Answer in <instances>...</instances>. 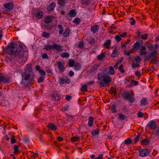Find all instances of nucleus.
Instances as JSON below:
<instances>
[{
    "label": "nucleus",
    "mask_w": 159,
    "mask_h": 159,
    "mask_svg": "<svg viewBox=\"0 0 159 159\" xmlns=\"http://www.w3.org/2000/svg\"><path fill=\"white\" fill-rule=\"evenodd\" d=\"M26 49L25 46L18 42H11L7 48L9 53L15 55L17 60L22 63L25 62L27 59Z\"/></svg>",
    "instance_id": "1"
},
{
    "label": "nucleus",
    "mask_w": 159,
    "mask_h": 159,
    "mask_svg": "<svg viewBox=\"0 0 159 159\" xmlns=\"http://www.w3.org/2000/svg\"><path fill=\"white\" fill-rule=\"evenodd\" d=\"M98 79L100 81L99 84L101 87H106L108 86L111 81V78L104 72L98 74Z\"/></svg>",
    "instance_id": "2"
},
{
    "label": "nucleus",
    "mask_w": 159,
    "mask_h": 159,
    "mask_svg": "<svg viewBox=\"0 0 159 159\" xmlns=\"http://www.w3.org/2000/svg\"><path fill=\"white\" fill-rule=\"evenodd\" d=\"M22 80L20 83L23 87L31 85L34 83V75L32 74L23 73L22 74Z\"/></svg>",
    "instance_id": "3"
},
{
    "label": "nucleus",
    "mask_w": 159,
    "mask_h": 159,
    "mask_svg": "<svg viewBox=\"0 0 159 159\" xmlns=\"http://www.w3.org/2000/svg\"><path fill=\"white\" fill-rule=\"evenodd\" d=\"M122 97L129 102L133 103L135 101L134 94L131 91L130 93L129 91H124L121 94Z\"/></svg>",
    "instance_id": "4"
},
{
    "label": "nucleus",
    "mask_w": 159,
    "mask_h": 159,
    "mask_svg": "<svg viewBox=\"0 0 159 159\" xmlns=\"http://www.w3.org/2000/svg\"><path fill=\"white\" fill-rule=\"evenodd\" d=\"M139 151V156L142 157H146L150 153V149L148 148L144 149H140Z\"/></svg>",
    "instance_id": "5"
},
{
    "label": "nucleus",
    "mask_w": 159,
    "mask_h": 159,
    "mask_svg": "<svg viewBox=\"0 0 159 159\" xmlns=\"http://www.w3.org/2000/svg\"><path fill=\"white\" fill-rule=\"evenodd\" d=\"M3 6L4 7L7 9V11L8 12H10L14 9L13 4L12 2H9L4 4Z\"/></svg>",
    "instance_id": "6"
},
{
    "label": "nucleus",
    "mask_w": 159,
    "mask_h": 159,
    "mask_svg": "<svg viewBox=\"0 0 159 159\" xmlns=\"http://www.w3.org/2000/svg\"><path fill=\"white\" fill-rule=\"evenodd\" d=\"M58 81L59 82V84L61 85L65 83L69 84L71 82L70 79L66 77L65 78H62L61 77H60L58 78Z\"/></svg>",
    "instance_id": "7"
},
{
    "label": "nucleus",
    "mask_w": 159,
    "mask_h": 159,
    "mask_svg": "<svg viewBox=\"0 0 159 159\" xmlns=\"http://www.w3.org/2000/svg\"><path fill=\"white\" fill-rule=\"evenodd\" d=\"M58 65V67L60 72H63L65 70L64 67L65 63L63 61H59L57 62Z\"/></svg>",
    "instance_id": "8"
},
{
    "label": "nucleus",
    "mask_w": 159,
    "mask_h": 159,
    "mask_svg": "<svg viewBox=\"0 0 159 159\" xmlns=\"http://www.w3.org/2000/svg\"><path fill=\"white\" fill-rule=\"evenodd\" d=\"M53 49H55L56 51L61 52L63 51V47L60 44H57L56 43H53L52 45Z\"/></svg>",
    "instance_id": "9"
},
{
    "label": "nucleus",
    "mask_w": 159,
    "mask_h": 159,
    "mask_svg": "<svg viewBox=\"0 0 159 159\" xmlns=\"http://www.w3.org/2000/svg\"><path fill=\"white\" fill-rule=\"evenodd\" d=\"M147 49L145 46H142L139 49V54L141 56L145 55H147V52L146 51Z\"/></svg>",
    "instance_id": "10"
},
{
    "label": "nucleus",
    "mask_w": 159,
    "mask_h": 159,
    "mask_svg": "<svg viewBox=\"0 0 159 159\" xmlns=\"http://www.w3.org/2000/svg\"><path fill=\"white\" fill-rule=\"evenodd\" d=\"M56 3L55 2L51 3L47 7V10L48 11H52L56 6Z\"/></svg>",
    "instance_id": "11"
},
{
    "label": "nucleus",
    "mask_w": 159,
    "mask_h": 159,
    "mask_svg": "<svg viewBox=\"0 0 159 159\" xmlns=\"http://www.w3.org/2000/svg\"><path fill=\"white\" fill-rule=\"evenodd\" d=\"M10 82L9 79L8 77H5L0 75V82L3 84L8 83Z\"/></svg>",
    "instance_id": "12"
},
{
    "label": "nucleus",
    "mask_w": 159,
    "mask_h": 159,
    "mask_svg": "<svg viewBox=\"0 0 159 159\" xmlns=\"http://www.w3.org/2000/svg\"><path fill=\"white\" fill-rule=\"evenodd\" d=\"M99 28V25H95L91 27L90 30L93 34H95L98 32Z\"/></svg>",
    "instance_id": "13"
},
{
    "label": "nucleus",
    "mask_w": 159,
    "mask_h": 159,
    "mask_svg": "<svg viewBox=\"0 0 159 159\" xmlns=\"http://www.w3.org/2000/svg\"><path fill=\"white\" fill-rule=\"evenodd\" d=\"M147 126L151 129H155L156 128L155 122L153 120L150 121L148 124Z\"/></svg>",
    "instance_id": "14"
},
{
    "label": "nucleus",
    "mask_w": 159,
    "mask_h": 159,
    "mask_svg": "<svg viewBox=\"0 0 159 159\" xmlns=\"http://www.w3.org/2000/svg\"><path fill=\"white\" fill-rule=\"evenodd\" d=\"M52 16L50 15L46 16L44 19V22L46 24L50 23L52 20Z\"/></svg>",
    "instance_id": "15"
},
{
    "label": "nucleus",
    "mask_w": 159,
    "mask_h": 159,
    "mask_svg": "<svg viewBox=\"0 0 159 159\" xmlns=\"http://www.w3.org/2000/svg\"><path fill=\"white\" fill-rule=\"evenodd\" d=\"M32 70V69L31 66L29 65H27L25 68V71L24 73L32 74L31 72Z\"/></svg>",
    "instance_id": "16"
},
{
    "label": "nucleus",
    "mask_w": 159,
    "mask_h": 159,
    "mask_svg": "<svg viewBox=\"0 0 159 159\" xmlns=\"http://www.w3.org/2000/svg\"><path fill=\"white\" fill-rule=\"evenodd\" d=\"M141 47L140 43L139 42L137 41L134 44L133 48L136 51L139 49V48Z\"/></svg>",
    "instance_id": "17"
},
{
    "label": "nucleus",
    "mask_w": 159,
    "mask_h": 159,
    "mask_svg": "<svg viewBox=\"0 0 159 159\" xmlns=\"http://www.w3.org/2000/svg\"><path fill=\"white\" fill-rule=\"evenodd\" d=\"M43 15V12L42 11H39L35 14V16L38 19L42 18Z\"/></svg>",
    "instance_id": "18"
},
{
    "label": "nucleus",
    "mask_w": 159,
    "mask_h": 159,
    "mask_svg": "<svg viewBox=\"0 0 159 159\" xmlns=\"http://www.w3.org/2000/svg\"><path fill=\"white\" fill-rule=\"evenodd\" d=\"M93 118L92 116H90L89 118L88 125L89 126L92 127L93 125Z\"/></svg>",
    "instance_id": "19"
},
{
    "label": "nucleus",
    "mask_w": 159,
    "mask_h": 159,
    "mask_svg": "<svg viewBox=\"0 0 159 159\" xmlns=\"http://www.w3.org/2000/svg\"><path fill=\"white\" fill-rule=\"evenodd\" d=\"M70 29L68 28H66L63 33L64 36L65 37H68L70 35Z\"/></svg>",
    "instance_id": "20"
},
{
    "label": "nucleus",
    "mask_w": 159,
    "mask_h": 159,
    "mask_svg": "<svg viewBox=\"0 0 159 159\" xmlns=\"http://www.w3.org/2000/svg\"><path fill=\"white\" fill-rule=\"evenodd\" d=\"M111 41L110 39H108L104 43V46L106 48H110V45L111 44Z\"/></svg>",
    "instance_id": "21"
},
{
    "label": "nucleus",
    "mask_w": 159,
    "mask_h": 159,
    "mask_svg": "<svg viewBox=\"0 0 159 159\" xmlns=\"http://www.w3.org/2000/svg\"><path fill=\"white\" fill-rule=\"evenodd\" d=\"M48 127L54 131L56 130L57 129L56 126L51 123L48 124Z\"/></svg>",
    "instance_id": "22"
},
{
    "label": "nucleus",
    "mask_w": 159,
    "mask_h": 159,
    "mask_svg": "<svg viewBox=\"0 0 159 159\" xmlns=\"http://www.w3.org/2000/svg\"><path fill=\"white\" fill-rule=\"evenodd\" d=\"M141 105L142 106H145L148 104V101L147 98H142L140 101Z\"/></svg>",
    "instance_id": "23"
},
{
    "label": "nucleus",
    "mask_w": 159,
    "mask_h": 159,
    "mask_svg": "<svg viewBox=\"0 0 159 159\" xmlns=\"http://www.w3.org/2000/svg\"><path fill=\"white\" fill-rule=\"evenodd\" d=\"M118 51L116 47L113 51V52L111 55V57H116L117 56V54L118 53Z\"/></svg>",
    "instance_id": "24"
},
{
    "label": "nucleus",
    "mask_w": 159,
    "mask_h": 159,
    "mask_svg": "<svg viewBox=\"0 0 159 159\" xmlns=\"http://www.w3.org/2000/svg\"><path fill=\"white\" fill-rule=\"evenodd\" d=\"M68 15L71 17H75L76 16V13L74 10H71L69 12Z\"/></svg>",
    "instance_id": "25"
},
{
    "label": "nucleus",
    "mask_w": 159,
    "mask_h": 159,
    "mask_svg": "<svg viewBox=\"0 0 159 159\" xmlns=\"http://www.w3.org/2000/svg\"><path fill=\"white\" fill-rule=\"evenodd\" d=\"M81 65L78 62H76L74 65V69L76 70H79L81 69Z\"/></svg>",
    "instance_id": "26"
},
{
    "label": "nucleus",
    "mask_w": 159,
    "mask_h": 159,
    "mask_svg": "<svg viewBox=\"0 0 159 159\" xmlns=\"http://www.w3.org/2000/svg\"><path fill=\"white\" fill-rule=\"evenodd\" d=\"M81 2L82 5H85L87 6L90 3V0H81Z\"/></svg>",
    "instance_id": "27"
},
{
    "label": "nucleus",
    "mask_w": 159,
    "mask_h": 159,
    "mask_svg": "<svg viewBox=\"0 0 159 159\" xmlns=\"http://www.w3.org/2000/svg\"><path fill=\"white\" fill-rule=\"evenodd\" d=\"M66 0H57V3L60 6H63L66 4Z\"/></svg>",
    "instance_id": "28"
},
{
    "label": "nucleus",
    "mask_w": 159,
    "mask_h": 159,
    "mask_svg": "<svg viewBox=\"0 0 159 159\" xmlns=\"http://www.w3.org/2000/svg\"><path fill=\"white\" fill-rule=\"evenodd\" d=\"M157 52L156 51H154L151 52L149 54V55L151 58H153L156 57L157 55Z\"/></svg>",
    "instance_id": "29"
},
{
    "label": "nucleus",
    "mask_w": 159,
    "mask_h": 159,
    "mask_svg": "<svg viewBox=\"0 0 159 159\" xmlns=\"http://www.w3.org/2000/svg\"><path fill=\"white\" fill-rule=\"evenodd\" d=\"M108 74H110L111 75H113L115 74L114 70L112 66L109 67V70L108 72Z\"/></svg>",
    "instance_id": "30"
},
{
    "label": "nucleus",
    "mask_w": 159,
    "mask_h": 159,
    "mask_svg": "<svg viewBox=\"0 0 159 159\" xmlns=\"http://www.w3.org/2000/svg\"><path fill=\"white\" fill-rule=\"evenodd\" d=\"M99 64H96L93 66L91 68L92 71H95L97 69L98 67L99 66Z\"/></svg>",
    "instance_id": "31"
},
{
    "label": "nucleus",
    "mask_w": 159,
    "mask_h": 159,
    "mask_svg": "<svg viewBox=\"0 0 159 159\" xmlns=\"http://www.w3.org/2000/svg\"><path fill=\"white\" fill-rule=\"evenodd\" d=\"M118 116L119 119L122 120H125L126 118V116L124 114L120 113Z\"/></svg>",
    "instance_id": "32"
},
{
    "label": "nucleus",
    "mask_w": 159,
    "mask_h": 159,
    "mask_svg": "<svg viewBox=\"0 0 159 159\" xmlns=\"http://www.w3.org/2000/svg\"><path fill=\"white\" fill-rule=\"evenodd\" d=\"M60 56L63 58H67L69 57L70 54L67 52H64L61 53Z\"/></svg>",
    "instance_id": "33"
},
{
    "label": "nucleus",
    "mask_w": 159,
    "mask_h": 159,
    "mask_svg": "<svg viewBox=\"0 0 159 159\" xmlns=\"http://www.w3.org/2000/svg\"><path fill=\"white\" fill-rule=\"evenodd\" d=\"M99 132V130L97 129H93L91 133L94 136L98 134Z\"/></svg>",
    "instance_id": "34"
},
{
    "label": "nucleus",
    "mask_w": 159,
    "mask_h": 159,
    "mask_svg": "<svg viewBox=\"0 0 159 159\" xmlns=\"http://www.w3.org/2000/svg\"><path fill=\"white\" fill-rule=\"evenodd\" d=\"M149 142V141L147 139H143L141 141V143L142 145L148 144Z\"/></svg>",
    "instance_id": "35"
},
{
    "label": "nucleus",
    "mask_w": 159,
    "mask_h": 159,
    "mask_svg": "<svg viewBox=\"0 0 159 159\" xmlns=\"http://www.w3.org/2000/svg\"><path fill=\"white\" fill-rule=\"evenodd\" d=\"M116 105L115 104H113L111 107V111L112 113H115L116 112Z\"/></svg>",
    "instance_id": "36"
},
{
    "label": "nucleus",
    "mask_w": 159,
    "mask_h": 159,
    "mask_svg": "<svg viewBox=\"0 0 159 159\" xmlns=\"http://www.w3.org/2000/svg\"><path fill=\"white\" fill-rule=\"evenodd\" d=\"M14 152L16 154H19L20 152V151L18 150V147L16 145H15L14 148Z\"/></svg>",
    "instance_id": "37"
},
{
    "label": "nucleus",
    "mask_w": 159,
    "mask_h": 159,
    "mask_svg": "<svg viewBox=\"0 0 159 159\" xmlns=\"http://www.w3.org/2000/svg\"><path fill=\"white\" fill-rule=\"evenodd\" d=\"M44 48L47 50H49L51 49H53L52 45L49 44H47L45 46Z\"/></svg>",
    "instance_id": "38"
},
{
    "label": "nucleus",
    "mask_w": 159,
    "mask_h": 159,
    "mask_svg": "<svg viewBox=\"0 0 159 159\" xmlns=\"http://www.w3.org/2000/svg\"><path fill=\"white\" fill-rule=\"evenodd\" d=\"M133 60L135 61L137 63H140L142 60V59L139 56H137L133 59Z\"/></svg>",
    "instance_id": "39"
},
{
    "label": "nucleus",
    "mask_w": 159,
    "mask_h": 159,
    "mask_svg": "<svg viewBox=\"0 0 159 159\" xmlns=\"http://www.w3.org/2000/svg\"><path fill=\"white\" fill-rule=\"evenodd\" d=\"M132 143V140L130 138H129L125 140V143L126 144L129 145Z\"/></svg>",
    "instance_id": "40"
},
{
    "label": "nucleus",
    "mask_w": 159,
    "mask_h": 159,
    "mask_svg": "<svg viewBox=\"0 0 159 159\" xmlns=\"http://www.w3.org/2000/svg\"><path fill=\"white\" fill-rule=\"evenodd\" d=\"M75 61L73 60L69 61L68 65L70 67H73L75 65Z\"/></svg>",
    "instance_id": "41"
},
{
    "label": "nucleus",
    "mask_w": 159,
    "mask_h": 159,
    "mask_svg": "<svg viewBox=\"0 0 159 159\" xmlns=\"http://www.w3.org/2000/svg\"><path fill=\"white\" fill-rule=\"evenodd\" d=\"M105 57L104 53L101 54L97 56V59L99 60H101Z\"/></svg>",
    "instance_id": "42"
},
{
    "label": "nucleus",
    "mask_w": 159,
    "mask_h": 159,
    "mask_svg": "<svg viewBox=\"0 0 159 159\" xmlns=\"http://www.w3.org/2000/svg\"><path fill=\"white\" fill-rule=\"evenodd\" d=\"M81 90L83 92H85L87 91V87L86 85H83L81 88Z\"/></svg>",
    "instance_id": "43"
},
{
    "label": "nucleus",
    "mask_w": 159,
    "mask_h": 159,
    "mask_svg": "<svg viewBox=\"0 0 159 159\" xmlns=\"http://www.w3.org/2000/svg\"><path fill=\"white\" fill-rule=\"evenodd\" d=\"M42 36L43 37L48 38L50 37V34L49 33H47L46 32L44 31L43 33Z\"/></svg>",
    "instance_id": "44"
},
{
    "label": "nucleus",
    "mask_w": 159,
    "mask_h": 159,
    "mask_svg": "<svg viewBox=\"0 0 159 159\" xmlns=\"http://www.w3.org/2000/svg\"><path fill=\"white\" fill-rule=\"evenodd\" d=\"M110 92L111 94H115L116 93V90L115 88L112 87L110 90Z\"/></svg>",
    "instance_id": "45"
},
{
    "label": "nucleus",
    "mask_w": 159,
    "mask_h": 159,
    "mask_svg": "<svg viewBox=\"0 0 159 159\" xmlns=\"http://www.w3.org/2000/svg\"><path fill=\"white\" fill-rule=\"evenodd\" d=\"M119 70L120 71V72L122 73H124L125 72L124 69H123V65L122 64H121V65L119 66Z\"/></svg>",
    "instance_id": "46"
},
{
    "label": "nucleus",
    "mask_w": 159,
    "mask_h": 159,
    "mask_svg": "<svg viewBox=\"0 0 159 159\" xmlns=\"http://www.w3.org/2000/svg\"><path fill=\"white\" fill-rule=\"evenodd\" d=\"M80 137H75L71 138V140L72 142H74L79 140Z\"/></svg>",
    "instance_id": "47"
},
{
    "label": "nucleus",
    "mask_w": 159,
    "mask_h": 159,
    "mask_svg": "<svg viewBox=\"0 0 159 159\" xmlns=\"http://www.w3.org/2000/svg\"><path fill=\"white\" fill-rule=\"evenodd\" d=\"M140 67V65L138 63H133L132 65V69H135L137 68H139Z\"/></svg>",
    "instance_id": "48"
},
{
    "label": "nucleus",
    "mask_w": 159,
    "mask_h": 159,
    "mask_svg": "<svg viewBox=\"0 0 159 159\" xmlns=\"http://www.w3.org/2000/svg\"><path fill=\"white\" fill-rule=\"evenodd\" d=\"M80 19L76 17L74 19L73 21V22L78 24L80 22Z\"/></svg>",
    "instance_id": "49"
},
{
    "label": "nucleus",
    "mask_w": 159,
    "mask_h": 159,
    "mask_svg": "<svg viewBox=\"0 0 159 159\" xmlns=\"http://www.w3.org/2000/svg\"><path fill=\"white\" fill-rule=\"evenodd\" d=\"M46 71L49 73H52V70L50 67H47L45 69Z\"/></svg>",
    "instance_id": "50"
},
{
    "label": "nucleus",
    "mask_w": 159,
    "mask_h": 159,
    "mask_svg": "<svg viewBox=\"0 0 159 159\" xmlns=\"http://www.w3.org/2000/svg\"><path fill=\"white\" fill-rule=\"evenodd\" d=\"M31 155L30 156V159H35L37 157V155H35L33 152H31Z\"/></svg>",
    "instance_id": "51"
},
{
    "label": "nucleus",
    "mask_w": 159,
    "mask_h": 159,
    "mask_svg": "<svg viewBox=\"0 0 159 159\" xmlns=\"http://www.w3.org/2000/svg\"><path fill=\"white\" fill-rule=\"evenodd\" d=\"M7 104H8V102L6 100H3L2 101L1 103V106L5 107V106H7Z\"/></svg>",
    "instance_id": "52"
},
{
    "label": "nucleus",
    "mask_w": 159,
    "mask_h": 159,
    "mask_svg": "<svg viewBox=\"0 0 159 159\" xmlns=\"http://www.w3.org/2000/svg\"><path fill=\"white\" fill-rule=\"evenodd\" d=\"M148 37V34H142V36H141V38L144 40H146L147 39V38Z\"/></svg>",
    "instance_id": "53"
},
{
    "label": "nucleus",
    "mask_w": 159,
    "mask_h": 159,
    "mask_svg": "<svg viewBox=\"0 0 159 159\" xmlns=\"http://www.w3.org/2000/svg\"><path fill=\"white\" fill-rule=\"evenodd\" d=\"M84 43L83 41H81L79 42L78 47L80 48H81L83 47Z\"/></svg>",
    "instance_id": "54"
},
{
    "label": "nucleus",
    "mask_w": 159,
    "mask_h": 159,
    "mask_svg": "<svg viewBox=\"0 0 159 159\" xmlns=\"http://www.w3.org/2000/svg\"><path fill=\"white\" fill-rule=\"evenodd\" d=\"M44 80V78L42 76L39 77L38 80V82L39 83H40L43 82Z\"/></svg>",
    "instance_id": "55"
},
{
    "label": "nucleus",
    "mask_w": 159,
    "mask_h": 159,
    "mask_svg": "<svg viewBox=\"0 0 159 159\" xmlns=\"http://www.w3.org/2000/svg\"><path fill=\"white\" fill-rule=\"evenodd\" d=\"M114 29V28L112 26H111L108 29V32L109 33H111L112 30Z\"/></svg>",
    "instance_id": "56"
},
{
    "label": "nucleus",
    "mask_w": 159,
    "mask_h": 159,
    "mask_svg": "<svg viewBox=\"0 0 159 159\" xmlns=\"http://www.w3.org/2000/svg\"><path fill=\"white\" fill-rule=\"evenodd\" d=\"M121 38L120 36L118 35H116L115 37V39L117 40L118 42L120 41L121 40Z\"/></svg>",
    "instance_id": "57"
},
{
    "label": "nucleus",
    "mask_w": 159,
    "mask_h": 159,
    "mask_svg": "<svg viewBox=\"0 0 159 159\" xmlns=\"http://www.w3.org/2000/svg\"><path fill=\"white\" fill-rule=\"evenodd\" d=\"M140 136L139 135H137L136 137H135V139H134V142L135 143H137L138 142L139 140V139H140Z\"/></svg>",
    "instance_id": "58"
},
{
    "label": "nucleus",
    "mask_w": 159,
    "mask_h": 159,
    "mask_svg": "<svg viewBox=\"0 0 159 159\" xmlns=\"http://www.w3.org/2000/svg\"><path fill=\"white\" fill-rule=\"evenodd\" d=\"M39 72L40 73L41 75H46V73L43 69H40L39 70Z\"/></svg>",
    "instance_id": "59"
},
{
    "label": "nucleus",
    "mask_w": 159,
    "mask_h": 159,
    "mask_svg": "<svg viewBox=\"0 0 159 159\" xmlns=\"http://www.w3.org/2000/svg\"><path fill=\"white\" fill-rule=\"evenodd\" d=\"M135 74V75L137 76H139V77H140L141 76V73L138 70L136 71Z\"/></svg>",
    "instance_id": "60"
},
{
    "label": "nucleus",
    "mask_w": 159,
    "mask_h": 159,
    "mask_svg": "<svg viewBox=\"0 0 159 159\" xmlns=\"http://www.w3.org/2000/svg\"><path fill=\"white\" fill-rule=\"evenodd\" d=\"M151 58L150 57L149 55L148 56H145V58H144V61H149L150 59Z\"/></svg>",
    "instance_id": "61"
},
{
    "label": "nucleus",
    "mask_w": 159,
    "mask_h": 159,
    "mask_svg": "<svg viewBox=\"0 0 159 159\" xmlns=\"http://www.w3.org/2000/svg\"><path fill=\"white\" fill-rule=\"evenodd\" d=\"M138 81L135 80H133L131 81V84H134V85H137L138 84Z\"/></svg>",
    "instance_id": "62"
},
{
    "label": "nucleus",
    "mask_w": 159,
    "mask_h": 159,
    "mask_svg": "<svg viewBox=\"0 0 159 159\" xmlns=\"http://www.w3.org/2000/svg\"><path fill=\"white\" fill-rule=\"evenodd\" d=\"M42 57L43 59H48V56L47 54L46 53H44L42 55Z\"/></svg>",
    "instance_id": "63"
},
{
    "label": "nucleus",
    "mask_w": 159,
    "mask_h": 159,
    "mask_svg": "<svg viewBox=\"0 0 159 159\" xmlns=\"http://www.w3.org/2000/svg\"><path fill=\"white\" fill-rule=\"evenodd\" d=\"M95 159H103V155L102 154H100L98 157L95 158Z\"/></svg>",
    "instance_id": "64"
}]
</instances>
